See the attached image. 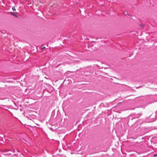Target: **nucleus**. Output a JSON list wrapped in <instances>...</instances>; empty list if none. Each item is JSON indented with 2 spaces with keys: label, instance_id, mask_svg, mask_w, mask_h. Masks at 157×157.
<instances>
[{
  "label": "nucleus",
  "instance_id": "1",
  "mask_svg": "<svg viewBox=\"0 0 157 157\" xmlns=\"http://www.w3.org/2000/svg\"><path fill=\"white\" fill-rule=\"evenodd\" d=\"M142 114L141 113H134L129 117L128 120L130 121L134 119L138 118L141 116Z\"/></svg>",
  "mask_w": 157,
  "mask_h": 157
},
{
  "label": "nucleus",
  "instance_id": "2",
  "mask_svg": "<svg viewBox=\"0 0 157 157\" xmlns=\"http://www.w3.org/2000/svg\"><path fill=\"white\" fill-rule=\"evenodd\" d=\"M155 114L156 115L153 114L149 116L150 119H152L151 121H154L157 119V111H156Z\"/></svg>",
  "mask_w": 157,
  "mask_h": 157
},
{
  "label": "nucleus",
  "instance_id": "3",
  "mask_svg": "<svg viewBox=\"0 0 157 157\" xmlns=\"http://www.w3.org/2000/svg\"><path fill=\"white\" fill-rule=\"evenodd\" d=\"M3 151L4 152L6 153H4L5 155H11L12 153H13V151H11V150H9L7 149H6L4 150Z\"/></svg>",
  "mask_w": 157,
  "mask_h": 157
},
{
  "label": "nucleus",
  "instance_id": "4",
  "mask_svg": "<svg viewBox=\"0 0 157 157\" xmlns=\"http://www.w3.org/2000/svg\"><path fill=\"white\" fill-rule=\"evenodd\" d=\"M144 121L142 119H139L137 121V123L140 124H141L143 123Z\"/></svg>",
  "mask_w": 157,
  "mask_h": 157
},
{
  "label": "nucleus",
  "instance_id": "5",
  "mask_svg": "<svg viewBox=\"0 0 157 157\" xmlns=\"http://www.w3.org/2000/svg\"><path fill=\"white\" fill-rule=\"evenodd\" d=\"M11 14L12 15L14 16L15 17H18V16L17 15L15 14H14V13H12Z\"/></svg>",
  "mask_w": 157,
  "mask_h": 157
},
{
  "label": "nucleus",
  "instance_id": "6",
  "mask_svg": "<svg viewBox=\"0 0 157 157\" xmlns=\"http://www.w3.org/2000/svg\"><path fill=\"white\" fill-rule=\"evenodd\" d=\"M12 9L13 11H16V9L14 6L12 7Z\"/></svg>",
  "mask_w": 157,
  "mask_h": 157
},
{
  "label": "nucleus",
  "instance_id": "7",
  "mask_svg": "<svg viewBox=\"0 0 157 157\" xmlns=\"http://www.w3.org/2000/svg\"><path fill=\"white\" fill-rule=\"evenodd\" d=\"M123 102H124V101H123V102H120L118 103V106H120L121 105V104L122 103H123Z\"/></svg>",
  "mask_w": 157,
  "mask_h": 157
},
{
  "label": "nucleus",
  "instance_id": "8",
  "mask_svg": "<svg viewBox=\"0 0 157 157\" xmlns=\"http://www.w3.org/2000/svg\"><path fill=\"white\" fill-rule=\"evenodd\" d=\"M124 14L126 15H129V14L128 13V12H125L124 13Z\"/></svg>",
  "mask_w": 157,
  "mask_h": 157
},
{
  "label": "nucleus",
  "instance_id": "9",
  "mask_svg": "<svg viewBox=\"0 0 157 157\" xmlns=\"http://www.w3.org/2000/svg\"><path fill=\"white\" fill-rule=\"evenodd\" d=\"M157 156V154H155L153 155V156L155 157Z\"/></svg>",
  "mask_w": 157,
  "mask_h": 157
},
{
  "label": "nucleus",
  "instance_id": "10",
  "mask_svg": "<svg viewBox=\"0 0 157 157\" xmlns=\"http://www.w3.org/2000/svg\"><path fill=\"white\" fill-rule=\"evenodd\" d=\"M124 120V118H123L122 120V122H123Z\"/></svg>",
  "mask_w": 157,
  "mask_h": 157
},
{
  "label": "nucleus",
  "instance_id": "11",
  "mask_svg": "<svg viewBox=\"0 0 157 157\" xmlns=\"http://www.w3.org/2000/svg\"><path fill=\"white\" fill-rule=\"evenodd\" d=\"M119 121H120V122H121V120H119Z\"/></svg>",
  "mask_w": 157,
  "mask_h": 157
}]
</instances>
